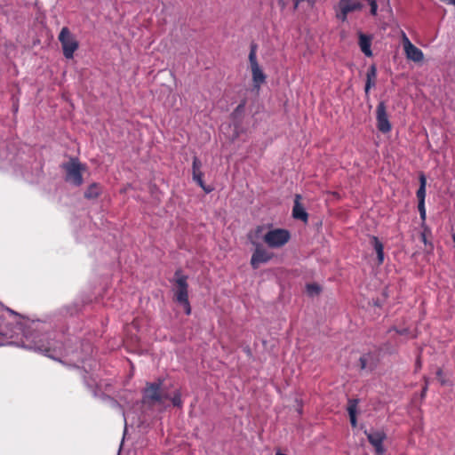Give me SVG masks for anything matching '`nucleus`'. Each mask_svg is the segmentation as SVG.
Wrapping results in <instances>:
<instances>
[{
    "mask_svg": "<svg viewBox=\"0 0 455 455\" xmlns=\"http://www.w3.org/2000/svg\"><path fill=\"white\" fill-rule=\"evenodd\" d=\"M366 3L370 6V13L377 15L379 4L388 5L387 0H339L336 7V17L341 21H346L348 13L362 10Z\"/></svg>",
    "mask_w": 455,
    "mask_h": 455,
    "instance_id": "1",
    "label": "nucleus"
},
{
    "mask_svg": "<svg viewBox=\"0 0 455 455\" xmlns=\"http://www.w3.org/2000/svg\"><path fill=\"white\" fill-rule=\"evenodd\" d=\"M168 399L167 394L161 390L160 383H150L144 389L142 403L145 407L161 411Z\"/></svg>",
    "mask_w": 455,
    "mask_h": 455,
    "instance_id": "2",
    "label": "nucleus"
},
{
    "mask_svg": "<svg viewBox=\"0 0 455 455\" xmlns=\"http://www.w3.org/2000/svg\"><path fill=\"white\" fill-rule=\"evenodd\" d=\"M263 230L264 227H257L249 235L251 243L256 247L251 259V265L254 269H257L259 265L268 262L273 257V254L259 243V234Z\"/></svg>",
    "mask_w": 455,
    "mask_h": 455,
    "instance_id": "3",
    "label": "nucleus"
},
{
    "mask_svg": "<svg viewBox=\"0 0 455 455\" xmlns=\"http://www.w3.org/2000/svg\"><path fill=\"white\" fill-rule=\"evenodd\" d=\"M291 238L288 230L283 228H271L264 230L259 234V240H262L270 248H281L285 245Z\"/></svg>",
    "mask_w": 455,
    "mask_h": 455,
    "instance_id": "4",
    "label": "nucleus"
},
{
    "mask_svg": "<svg viewBox=\"0 0 455 455\" xmlns=\"http://www.w3.org/2000/svg\"><path fill=\"white\" fill-rule=\"evenodd\" d=\"M174 291L176 300L183 306L186 314L189 315L191 308L188 302L187 277L179 271L175 273Z\"/></svg>",
    "mask_w": 455,
    "mask_h": 455,
    "instance_id": "5",
    "label": "nucleus"
},
{
    "mask_svg": "<svg viewBox=\"0 0 455 455\" xmlns=\"http://www.w3.org/2000/svg\"><path fill=\"white\" fill-rule=\"evenodd\" d=\"M59 40L61 43L64 56L67 59H72L74 52L78 48V42L68 28H62L59 35Z\"/></svg>",
    "mask_w": 455,
    "mask_h": 455,
    "instance_id": "6",
    "label": "nucleus"
},
{
    "mask_svg": "<svg viewBox=\"0 0 455 455\" xmlns=\"http://www.w3.org/2000/svg\"><path fill=\"white\" fill-rule=\"evenodd\" d=\"M67 180L74 185L79 186L83 182L82 171L84 166L76 160H71L65 165Z\"/></svg>",
    "mask_w": 455,
    "mask_h": 455,
    "instance_id": "7",
    "label": "nucleus"
},
{
    "mask_svg": "<svg viewBox=\"0 0 455 455\" xmlns=\"http://www.w3.org/2000/svg\"><path fill=\"white\" fill-rule=\"evenodd\" d=\"M403 46L408 60L414 62H420L423 60V52L419 48L416 47L404 33L403 34Z\"/></svg>",
    "mask_w": 455,
    "mask_h": 455,
    "instance_id": "8",
    "label": "nucleus"
},
{
    "mask_svg": "<svg viewBox=\"0 0 455 455\" xmlns=\"http://www.w3.org/2000/svg\"><path fill=\"white\" fill-rule=\"evenodd\" d=\"M377 127L386 133L391 130V124L388 120L387 108L384 102H379L376 109Z\"/></svg>",
    "mask_w": 455,
    "mask_h": 455,
    "instance_id": "9",
    "label": "nucleus"
},
{
    "mask_svg": "<svg viewBox=\"0 0 455 455\" xmlns=\"http://www.w3.org/2000/svg\"><path fill=\"white\" fill-rule=\"evenodd\" d=\"M368 437L369 442L371 443V445L375 448L376 453L378 455H383L384 454V447L382 445V443L384 439L386 438V435L381 431H374L367 433L365 432Z\"/></svg>",
    "mask_w": 455,
    "mask_h": 455,
    "instance_id": "10",
    "label": "nucleus"
},
{
    "mask_svg": "<svg viewBox=\"0 0 455 455\" xmlns=\"http://www.w3.org/2000/svg\"><path fill=\"white\" fill-rule=\"evenodd\" d=\"M251 72L252 76L253 87L259 90L260 86L266 82L267 76L259 64L251 66Z\"/></svg>",
    "mask_w": 455,
    "mask_h": 455,
    "instance_id": "11",
    "label": "nucleus"
},
{
    "mask_svg": "<svg viewBox=\"0 0 455 455\" xmlns=\"http://www.w3.org/2000/svg\"><path fill=\"white\" fill-rule=\"evenodd\" d=\"M359 36V46H360V49L361 51L367 56V57H371L372 55V52L371 50V36H367L363 33H359L358 35Z\"/></svg>",
    "mask_w": 455,
    "mask_h": 455,
    "instance_id": "12",
    "label": "nucleus"
},
{
    "mask_svg": "<svg viewBox=\"0 0 455 455\" xmlns=\"http://www.w3.org/2000/svg\"><path fill=\"white\" fill-rule=\"evenodd\" d=\"M377 77V68L374 65L371 66L367 71L366 75V84H365V93L368 94L369 91L375 86Z\"/></svg>",
    "mask_w": 455,
    "mask_h": 455,
    "instance_id": "13",
    "label": "nucleus"
},
{
    "mask_svg": "<svg viewBox=\"0 0 455 455\" xmlns=\"http://www.w3.org/2000/svg\"><path fill=\"white\" fill-rule=\"evenodd\" d=\"M361 369L372 370L376 365V359L373 355L366 354L360 358Z\"/></svg>",
    "mask_w": 455,
    "mask_h": 455,
    "instance_id": "14",
    "label": "nucleus"
},
{
    "mask_svg": "<svg viewBox=\"0 0 455 455\" xmlns=\"http://www.w3.org/2000/svg\"><path fill=\"white\" fill-rule=\"evenodd\" d=\"M419 182H420V186L417 191V197L419 199V204H421V203H425L426 185H427V180L423 174H421L419 176Z\"/></svg>",
    "mask_w": 455,
    "mask_h": 455,
    "instance_id": "15",
    "label": "nucleus"
},
{
    "mask_svg": "<svg viewBox=\"0 0 455 455\" xmlns=\"http://www.w3.org/2000/svg\"><path fill=\"white\" fill-rule=\"evenodd\" d=\"M292 214L295 219H299L304 221L307 220V213L306 212L304 208L298 203V201L295 202Z\"/></svg>",
    "mask_w": 455,
    "mask_h": 455,
    "instance_id": "16",
    "label": "nucleus"
},
{
    "mask_svg": "<svg viewBox=\"0 0 455 455\" xmlns=\"http://www.w3.org/2000/svg\"><path fill=\"white\" fill-rule=\"evenodd\" d=\"M374 249L378 255V259L379 263H382L384 260V251H383V244L379 241V239L375 236L371 238Z\"/></svg>",
    "mask_w": 455,
    "mask_h": 455,
    "instance_id": "17",
    "label": "nucleus"
},
{
    "mask_svg": "<svg viewBox=\"0 0 455 455\" xmlns=\"http://www.w3.org/2000/svg\"><path fill=\"white\" fill-rule=\"evenodd\" d=\"M100 188L96 184H93L85 192V196L87 198H95L100 194Z\"/></svg>",
    "mask_w": 455,
    "mask_h": 455,
    "instance_id": "18",
    "label": "nucleus"
},
{
    "mask_svg": "<svg viewBox=\"0 0 455 455\" xmlns=\"http://www.w3.org/2000/svg\"><path fill=\"white\" fill-rule=\"evenodd\" d=\"M249 62L250 67L259 65V62L257 60V48L256 45H251V51L249 53Z\"/></svg>",
    "mask_w": 455,
    "mask_h": 455,
    "instance_id": "19",
    "label": "nucleus"
},
{
    "mask_svg": "<svg viewBox=\"0 0 455 455\" xmlns=\"http://www.w3.org/2000/svg\"><path fill=\"white\" fill-rule=\"evenodd\" d=\"M320 286L315 283H310L307 285V291L309 295H317L320 292Z\"/></svg>",
    "mask_w": 455,
    "mask_h": 455,
    "instance_id": "20",
    "label": "nucleus"
},
{
    "mask_svg": "<svg viewBox=\"0 0 455 455\" xmlns=\"http://www.w3.org/2000/svg\"><path fill=\"white\" fill-rule=\"evenodd\" d=\"M356 407H357V401L356 400H349L348 406H347L348 414L349 415H356Z\"/></svg>",
    "mask_w": 455,
    "mask_h": 455,
    "instance_id": "21",
    "label": "nucleus"
},
{
    "mask_svg": "<svg viewBox=\"0 0 455 455\" xmlns=\"http://www.w3.org/2000/svg\"><path fill=\"white\" fill-rule=\"evenodd\" d=\"M172 402L174 406L180 407L182 405L180 393L175 394V395L172 398Z\"/></svg>",
    "mask_w": 455,
    "mask_h": 455,
    "instance_id": "22",
    "label": "nucleus"
},
{
    "mask_svg": "<svg viewBox=\"0 0 455 455\" xmlns=\"http://www.w3.org/2000/svg\"><path fill=\"white\" fill-rule=\"evenodd\" d=\"M201 169V162L197 157H195L193 160V174L196 175V172H199Z\"/></svg>",
    "mask_w": 455,
    "mask_h": 455,
    "instance_id": "23",
    "label": "nucleus"
},
{
    "mask_svg": "<svg viewBox=\"0 0 455 455\" xmlns=\"http://www.w3.org/2000/svg\"><path fill=\"white\" fill-rule=\"evenodd\" d=\"M419 212L420 214V219L425 221L426 220V208H425V203L419 204L418 205Z\"/></svg>",
    "mask_w": 455,
    "mask_h": 455,
    "instance_id": "24",
    "label": "nucleus"
},
{
    "mask_svg": "<svg viewBox=\"0 0 455 455\" xmlns=\"http://www.w3.org/2000/svg\"><path fill=\"white\" fill-rule=\"evenodd\" d=\"M202 177H203V173H202V172H201V171L196 172V174H193V178H194V180H196V181H197V183H198L202 188H204V182H203V179H202Z\"/></svg>",
    "mask_w": 455,
    "mask_h": 455,
    "instance_id": "25",
    "label": "nucleus"
},
{
    "mask_svg": "<svg viewBox=\"0 0 455 455\" xmlns=\"http://www.w3.org/2000/svg\"><path fill=\"white\" fill-rule=\"evenodd\" d=\"M33 348L36 350H38L40 352H44V353L49 352V350H50L48 347H44V345H35L33 347Z\"/></svg>",
    "mask_w": 455,
    "mask_h": 455,
    "instance_id": "26",
    "label": "nucleus"
},
{
    "mask_svg": "<svg viewBox=\"0 0 455 455\" xmlns=\"http://www.w3.org/2000/svg\"><path fill=\"white\" fill-rule=\"evenodd\" d=\"M437 378L442 384H445V380L443 378V371L441 370L437 371Z\"/></svg>",
    "mask_w": 455,
    "mask_h": 455,
    "instance_id": "27",
    "label": "nucleus"
},
{
    "mask_svg": "<svg viewBox=\"0 0 455 455\" xmlns=\"http://www.w3.org/2000/svg\"><path fill=\"white\" fill-rule=\"evenodd\" d=\"M349 417H350V422H351L352 427H355L356 426L355 415H349Z\"/></svg>",
    "mask_w": 455,
    "mask_h": 455,
    "instance_id": "28",
    "label": "nucleus"
},
{
    "mask_svg": "<svg viewBox=\"0 0 455 455\" xmlns=\"http://www.w3.org/2000/svg\"><path fill=\"white\" fill-rule=\"evenodd\" d=\"M0 334H2V332H0Z\"/></svg>",
    "mask_w": 455,
    "mask_h": 455,
    "instance_id": "29",
    "label": "nucleus"
}]
</instances>
